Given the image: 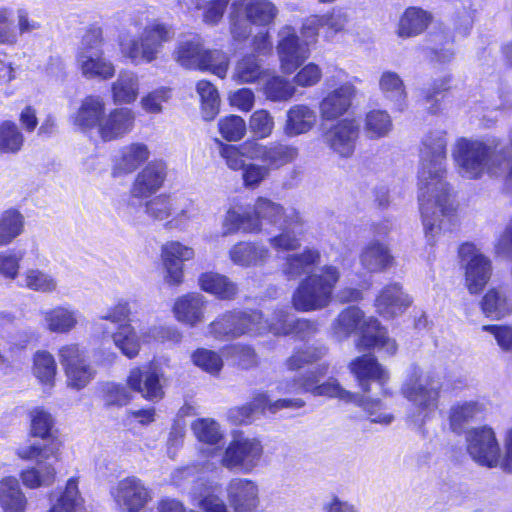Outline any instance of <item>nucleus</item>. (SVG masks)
I'll use <instances>...</instances> for the list:
<instances>
[{
  "instance_id": "1",
  "label": "nucleus",
  "mask_w": 512,
  "mask_h": 512,
  "mask_svg": "<svg viewBox=\"0 0 512 512\" xmlns=\"http://www.w3.org/2000/svg\"><path fill=\"white\" fill-rule=\"evenodd\" d=\"M446 146V132L436 129L423 136L420 147L418 200L425 238L430 246L457 222L456 206L445 180Z\"/></svg>"
},
{
  "instance_id": "2",
  "label": "nucleus",
  "mask_w": 512,
  "mask_h": 512,
  "mask_svg": "<svg viewBox=\"0 0 512 512\" xmlns=\"http://www.w3.org/2000/svg\"><path fill=\"white\" fill-rule=\"evenodd\" d=\"M452 158L459 175L476 179L487 172L490 176L512 182V128L508 144L497 149L467 138L458 139L452 149Z\"/></svg>"
},
{
  "instance_id": "3",
  "label": "nucleus",
  "mask_w": 512,
  "mask_h": 512,
  "mask_svg": "<svg viewBox=\"0 0 512 512\" xmlns=\"http://www.w3.org/2000/svg\"><path fill=\"white\" fill-rule=\"evenodd\" d=\"M333 331L339 338H347L352 333L359 334V348L378 347L389 355L397 350L395 341L386 335V330L380 326L378 320L365 317L364 312L356 306H350L339 313L333 323Z\"/></svg>"
},
{
  "instance_id": "4",
  "label": "nucleus",
  "mask_w": 512,
  "mask_h": 512,
  "mask_svg": "<svg viewBox=\"0 0 512 512\" xmlns=\"http://www.w3.org/2000/svg\"><path fill=\"white\" fill-rule=\"evenodd\" d=\"M341 273L334 265H324L318 272L302 279L292 295V305L300 312L321 310L329 305Z\"/></svg>"
},
{
  "instance_id": "5",
  "label": "nucleus",
  "mask_w": 512,
  "mask_h": 512,
  "mask_svg": "<svg viewBox=\"0 0 512 512\" xmlns=\"http://www.w3.org/2000/svg\"><path fill=\"white\" fill-rule=\"evenodd\" d=\"M173 36L171 26L153 19L143 26L137 37L121 40V53L133 64L151 63L158 58L163 45L171 41Z\"/></svg>"
},
{
  "instance_id": "6",
  "label": "nucleus",
  "mask_w": 512,
  "mask_h": 512,
  "mask_svg": "<svg viewBox=\"0 0 512 512\" xmlns=\"http://www.w3.org/2000/svg\"><path fill=\"white\" fill-rule=\"evenodd\" d=\"M278 12L269 0H233L228 16L233 39L244 41L252 32V24L268 26L274 22Z\"/></svg>"
},
{
  "instance_id": "7",
  "label": "nucleus",
  "mask_w": 512,
  "mask_h": 512,
  "mask_svg": "<svg viewBox=\"0 0 512 512\" xmlns=\"http://www.w3.org/2000/svg\"><path fill=\"white\" fill-rule=\"evenodd\" d=\"M16 455L22 460L36 462V465L27 467L20 472V479L26 488L49 487L55 482L57 470L49 461L56 456L53 446L38 442L21 445L16 448Z\"/></svg>"
},
{
  "instance_id": "8",
  "label": "nucleus",
  "mask_w": 512,
  "mask_h": 512,
  "mask_svg": "<svg viewBox=\"0 0 512 512\" xmlns=\"http://www.w3.org/2000/svg\"><path fill=\"white\" fill-rule=\"evenodd\" d=\"M264 155L251 158L242 170L245 188L256 189L268 179L272 171L292 163L298 157V149L283 143L264 145Z\"/></svg>"
},
{
  "instance_id": "9",
  "label": "nucleus",
  "mask_w": 512,
  "mask_h": 512,
  "mask_svg": "<svg viewBox=\"0 0 512 512\" xmlns=\"http://www.w3.org/2000/svg\"><path fill=\"white\" fill-rule=\"evenodd\" d=\"M102 30L89 29L82 38L76 55V64L87 79L107 80L114 76L115 67L102 49Z\"/></svg>"
},
{
  "instance_id": "10",
  "label": "nucleus",
  "mask_w": 512,
  "mask_h": 512,
  "mask_svg": "<svg viewBox=\"0 0 512 512\" xmlns=\"http://www.w3.org/2000/svg\"><path fill=\"white\" fill-rule=\"evenodd\" d=\"M441 389L442 381L437 373L414 366L401 387V393L419 410L433 411L438 406Z\"/></svg>"
},
{
  "instance_id": "11",
  "label": "nucleus",
  "mask_w": 512,
  "mask_h": 512,
  "mask_svg": "<svg viewBox=\"0 0 512 512\" xmlns=\"http://www.w3.org/2000/svg\"><path fill=\"white\" fill-rule=\"evenodd\" d=\"M208 334L216 339H232L242 335H262L260 311H229L208 325Z\"/></svg>"
},
{
  "instance_id": "12",
  "label": "nucleus",
  "mask_w": 512,
  "mask_h": 512,
  "mask_svg": "<svg viewBox=\"0 0 512 512\" xmlns=\"http://www.w3.org/2000/svg\"><path fill=\"white\" fill-rule=\"evenodd\" d=\"M327 372V365H320L317 372H310L298 380L282 381L277 385L280 394L298 393L300 391L310 392L315 396L335 397L345 402H358L359 396L353 394L340 386L335 380L317 385L319 377Z\"/></svg>"
},
{
  "instance_id": "13",
  "label": "nucleus",
  "mask_w": 512,
  "mask_h": 512,
  "mask_svg": "<svg viewBox=\"0 0 512 512\" xmlns=\"http://www.w3.org/2000/svg\"><path fill=\"white\" fill-rule=\"evenodd\" d=\"M57 356L69 388L79 391L94 379L96 370L88 362L84 349L78 344L62 345L58 349Z\"/></svg>"
},
{
  "instance_id": "14",
  "label": "nucleus",
  "mask_w": 512,
  "mask_h": 512,
  "mask_svg": "<svg viewBox=\"0 0 512 512\" xmlns=\"http://www.w3.org/2000/svg\"><path fill=\"white\" fill-rule=\"evenodd\" d=\"M465 443L474 462L487 468L498 467L500 444L493 428L487 425L470 428L465 433Z\"/></svg>"
},
{
  "instance_id": "15",
  "label": "nucleus",
  "mask_w": 512,
  "mask_h": 512,
  "mask_svg": "<svg viewBox=\"0 0 512 512\" xmlns=\"http://www.w3.org/2000/svg\"><path fill=\"white\" fill-rule=\"evenodd\" d=\"M263 455L261 441L255 437H235L225 449L221 464L227 469L251 472Z\"/></svg>"
},
{
  "instance_id": "16",
  "label": "nucleus",
  "mask_w": 512,
  "mask_h": 512,
  "mask_svg": "<svg viewBox=\"0 0 512 512\" xmlns=\"http://www.w3.org/2000/svg\"><path fill=\"white\" fill-rule=\"evenodd\" d=\"M459 257L465 271L467 289L471 294L479 293L491 277L490 260L472 243L461 245Z\"/></svg>"
},
{
  "instance_id": "17",
  "label": "nucleus",
  "mask_w": 512,
  "mask_h": 512,
  "mask_svg": "<svg viewBox=\"0 0 512 512\" xmlns=\"http://www.w3.org/2000/svg\"><path fill=\"white\" fill-rule=\"evenodd\" d=\"M276 50L280 67L287 74L293 73L310 56V48L291 25H284L278 30Z\"/></svg>"
},
{
  "instance_id": "18",
  "label": "nucleus",
  "mask_w": 512,
  "mask_h": 512,
  "mask_svg": "<svg viewBox=\"0 0 512 512\" xmlns=\"http://www.w3.org/2000/svg\"><path fill=\"white\" fill-rule=\"evenodd\" d=\"M111 495L122 512H140L151 500L149 489L134 476L120 480Z\"/></svg>"
},
{
  "instance_id": "19",
  "label": "nucleus",
  "mask_w": 512,
  "mask_h": 512,
  "mask_svg": "<svg viewBox=\"0 0 512 512\" xmlns=\"http://www.w3.org/2000/svg\"><path fill=\"white\" fill-rule=\"evenodd\" d=\"M174 195L159 194L145 201L139 207L132 202L128 203V220L135 227L144 226L147 220L163 222L169 220Z\"/></svg>"
},
{
  "instance_id": "20",
  "label": "nucleus",
  "mask_w": 512,
  "mask_h": 512,
  "mask_svg": "<svg viewBox=\"0 0 512 512\" xmlns=\"http://www.w3.org/2000/svg\"><path fill=\"white\" fill-rule=\"evenodd\" d=\"M161 261L165 271L164 281L169 285H179L184 278L183 263L194 258L195 251L179 241H168L161 247Z\"/></svg>"
},
{
  "instance_id": "21",
  "label": "nucleus",
  "mask_w": 512,
  "mask_h": 512,
  "mask_svg": "<svg viewBox=\"0 0 512 512\" xmlns=\"http://www.w3.org/2000/svg\"><path fill=\"white\" fill-rule=\"evenodd\" d=\"M359 136V125L355 119H343L332 125L324 134L327 146L338 156L353 155Z\"/></svg>"
},
{
  "instance_id": "22",
  "label": "nucleus",
  "mask_w": 512,
  "mask_h": 512,
  "mask_svg": "<svg viewBox=\"0 0 512 512\" xmlns=\"http://www.w3.org/2000/svg\"><path fill=\"white\" fill-rule=\"evenodd\" d=\"M164 383V373L156 366H149L145 370L133 368L127 377L128 387L150 401H159L164 397Z\"/></svg>"
},
{
  "instance_id": "23",
  "label": "nucleus",
  "mask_w": 512,
  "mask_h": 512,
  "mask_svg": "<svg viewBox=\"0 0 512 512\" xmlns=\"http://www.w3.org/2000/svg\"><path fill=\"white\" fill-rule=\"evenodd\" d=\"M136 122V113L128 107H116L104 114L99 125V137L105 141H116L130 134Z\"/></svg>"
},
{
  "instance_id": "24",
  "label": "nucleus",
  "mask_w": 512,
  "mask_h": 512,
  "mask_svg": "<svg viewBox=\"0 0 512 512\" xmlns=\"http://www.w3.org/2000/svg\"><path fill=\"white\" fill-rule=\"evenodd\" d=\"M167 178V165L162 161L148 163L136 175L131 188L132 198L143 199L159 191Z\"/></svg>"
},
{
  "instance_id": "25",
  "label": "nucleus",
  "mask_w": 512,
  "mask_h": 512,
  "mask_svg": "<svg viewBox=\"0 0 512 512\" xmlns=\"http://www.w3.org/2000/svg\"><path fill=\"white\" fill-rule=\"evenodd\" d=\"M227 499L234 512H257L260 497L256 482L234 478L227 486Z\"/></svg>"
},
{
  "instance_id": "26",
  "label": "nucleus",
  "mask_w": 512,
  "mask_h": 512,
  "mask_svg": "<svg viewBox=\"0 0 512 512\" xmlns=\"http://www.w3.org/2000/svg\"><path fill=\"white\" fill-rule=\"evenodd\" d=\"M249 212L258 226L253 234L270 233L272 227H277L290 217V212H286L283 206L265 197H258Z\"/></svg>"
},
{
  "instance_id": "27",
  "label": "nucleus",
  "mask_w": 512,
  "mask_h": 512,
  "mask_svg": "<svg viewBox=\"0 0 512 512\" xmlns=\"http://www.w3.org/2000/svg\"><path fill=\"white\" fill-rule=\"evenodd\" d=\"M411 304L412 298L398 283L383 287L375 299L376 311L384 318H394L403 314Z\"/></svg>"
},
{
  "instance_id": "28",
  "label": "nucleus",
  "mask_w": 512,
  "mask_h": 512,
  "mask_svg": "<svg viewBox=\"0 0 512 512\" xmlns=\"http://www.w3.org/2000/svg\"><path fill=\"white\" fill-rule=\"evenodd\" d=\"M349 368L364 392L371 391L370 382H374L383 390L389 378L387 371L370 354L356 358L350 363Z\"/></svg>"
},
{
  "instance_id": "29",
  "label": "nucleus",
  "mask_w": 512,
  "mask_h": 512,
  "mask_svg": "<svg viewBox=\"0 0 512 512\" xmlns=\"http://www.w3.org/2000/svg\"><path fill=\"white\" fill-rule=\"evenodd\" d=\"M42 325L53 334H69L79 324L81 313L71 305H57L42 311Z\"/></svg>"
},
{
  "instance_id": "30",
  "label": "nucleus",
  "mask_w": 512,
  "mask_h": 512,
  "mask_svg": "<svg viewBox=\"0 0 512 512\" xmlns=\"http://www.w3.org/2000/svg\"><path fill=\"white\" fill-rule=\"evenodd\" d=\"M106 110V104L102 97L89 95L85 97L77 111L72 115V123L83 132L93 129L99 134V125L102 122Z\"/></svg>"
},
{
  "instance_id": "31",
  "label": "nucleus",
  "mask_w": 512,
  "mask_h": 512,
  "mask_svg": "<svg viewBox=\"0 0 512 512\" xmlns=\"http://www.w3.org/2000/svg\"><path fill=\"white\" fill-rule=\"evenodd\" d=\"M356 90L351 83H344L329 92L319 103L323 120H334L344 115L351 107Z\"/></svg>"
},
{
  "instance_id": "32",
  "label": "nucleus",
  "mask_w": 512,
  "mask_h": 512,
  "mask_svg": "<svg viewBox=\"0 0 512 512\" xmlns=\"http://www.w3.org/2000/svg\"><path fill=\"white\" fill-rule=\"evenodd\" d=\"M207 300L200 293H188L176 299L173 306L175 318L190 327H195L205 319Z\"/></svg>"
},
{
  "instance_id": "33",
  "label": "nucleus",
  "mask_w": 512,
  "mask_h": 512,
  "mask_svg": "<svg viewBox=\"0 0 512 512\" xmlns=\"http://www.w3.org/2000/svg\"><path fill=\"white\" fill-rule=\"evenodd\" d=\"M302 225L299 213L291 211L290 217L276 227L280 232L270 237L268 243L278 252L296 250L300 246Z\"/></svg>"
},
{
  "instance_id": "34",
  "label": "nucleus",
  "mask_w": 512,
  "mask_h": 512,
  "mask_svg": "<svg viewBox=\"0 0 512 512\" xmlns=\"http://www.w3.org/2000/svg\"><path fill=\"white\" fill-rule=\"evenodd\" d=\"M264 144L257 141H245L239 145L222 144L220 156L224 159L227 167L233 171H242L246 160L264 155Z\"/></svg>"
},
{
  "instance_id": "35",
  "label": "nucleus",
  "mask_w": 512,
  "mask_h": 512,
  "mask_svg": "<svg viewBox=\"0 0 512 512\" xmlns=\"http://www.w3.org/2000/svg\"><path fill=\"white\" fill-rule=\"evenodd\" d=\"M150 157L149 147L142 142H132L123 146L114 161L115 176L130 174L137 170Z\"/></svg>"
},
{
  "instance_id": "36",
  "label": "nucleus",
  "mask_w": 512,
  "mask_h": 512,
  "mask_svg": "<svg viewBox=\"0 0 512 512\" xmlns=\"http://www.w3.org/2000/svg\"><path fill=\"white\" fill-rule=\"evenodd\" d=\"M198 216L199 207L194 200L185 195H174L171 216L164 223V228L169 231L184 232Z\"/></svg>"
},
{
  "instance_id": "37",
  "label": "nucleus",
  "mask_w": 512,
  "mask_h": 512,
  "mask_svg": "<svg viewBox=\"0 0 512 512\" xmlns=\"http://www.w3.org/2000/svg\"><path fill=\"white\" fill-rule=\"evenodd\" d=\"M317 123L316 111L305 104L291 106L286 112L285 135L295 137L311 131Z\"/></svg>"
},
{
  "instance_id": "38",
  "label": "nucleus",
  "mask_w": 512,
  "mask_h": 512,
  "mask_svg": "<svg viewBox=\"0 0 512 512\" xmlns=\"http://www.w3.org/2000/svg\"><path fill=\"white\" fill-rule=\"evenodd\" d=\"M269 257L270 251L266 246L251 241H240L229 250L230 260L241 267L263 265Z\"/></svg>"
},
{
  "instance_id": "39",
  "label": "nucleus",
  "mask_w": 512,
  "mask_h": 512,
  "mask_svg": "<svg viewBox=\"0 0 512 512\" xmlns=\"http://www.w3.org/2000/svg\"><path fill=\"white\" fill-rule=\"evenodd\" d=\"M321 254L318 249L305 248L300 253L289 254L281 264V271L288 279H296L308 274L314 266L319 264Z\"/></svg>"
},
{
  "instance_id": "40",
  "label": "nucleus",
  "mask_w": 512,
  "mask_h": 512,
  "mask_svg": "<svg viewBox=\"0 0 512 512\" xmlns=\"http://www.w3.org/2000/svg\"><path fill=\"white\" fill-rule=\"evenodd\" d=\"M0 507L3 512H27L28 499L15 477L0 480Z\"/></svg>"
},
{
  "instance_id": "41",
  "label": "nucleus",
  "mask_w": 512,
  "mask_h": 512,
  "mask_svg": "<svg viewBox=\"0 0 512 512\" xmlns=\"http://www.w3.org/2000/svg\"><path fill=\"white\" fill-rule=\"evenodd\" d=\"M51 506L47 512H85V500L82 497L76 478H70L64 490L57 496L49 497Z\"/></svg>"
},
{
  "instance_id": "42",
  "label": "nucleus",
  "mask_w": 512,
  "mask_h": 512,
  "mask_svg": "<svg viewBox=\"0 0 512 512\" xmlns=\"http://www.w3.org/2000/svg\"><path fill=\"white\" fill-rule=\"evenodd\" d=\"M360 263L366 271L376 273L391 267L394 257L384 243L371 241L363 248L360 254Z\"/></svg>"
},
{
  "instance_id": "43",
  "label": "nucleus",
  "mask_w": 512,
  "mask_h": 512,
  "mask_svg": "<svg viewBox=\"0 0 512 512\" xmlns=\"http://www.w3.org/2000/svg\"><path fill=\"white\" fill-rule=\"evenodd\" d=\"M140 92V82L136 73L121 71L111 85V96L114 104H132Z\"/></svg>"
},
{
  "instance_id": "44",
  "label": "nucleus",
  "mask_w": 512,
  "mask_h": 512,
  "mask_svg": "<svg viewBox=\"0 0 512 512\" xmlns=\"http://www.w3.org/2000/svg\"><path fill=\"white\" fill-rule=\"evenodd\" d=\"M20 286L41 294H53L58 292L59 289V283L55 275L36 267L27 268L22 273Z\"/></svg>"
},
{
  "instance_id": "45",
  "label": "nucleus",
  "mask_w": 512,
  "mask_h": 512,
  "mask_svg": "<svg viewBox=\"0 0 512 512\" xmlns=\"http://www.w3.org/2000/svg\"><path fill=\"white\" fill-rule=\"evenodd\" d=\"M484 411L482 403L476 400L460 401L449 410V424L453 432L461 434L466 425L475 420Z\"/></svg>"
},
{
  "instance_id": "46",
  "label": "nucleus",
  "mask_w": 512,
  "mask_h": 512,
  "mask_svg": "<svg viewBox=\"0 0 512 512\" xmlns=\"http://www.w3.org/2000/svg\"><path fill=\"white\" fill-rule=\"evenodd\" d=\"M146 331L147 330L138 333L131 324H121L112 334V340L114 345L124 356L133 359L138 356L141 345L145 344L142 336Z\"/></svg>"
},
{
  "instance_id": "47",
  "label": "nucleus",
  "mask_w": 512,
  "mask_h": 512,
  "mask_svg": "<svg viewBox=\"0 0 512 512\" xmlns=\"http://www.w3.org/2000/svg\"><path fill=\"white\" fill-rule=\"evenodd\" d=\"M257 227V224L250 217L249 208L241 211L239 207L230 206L222 219L221 234L222 236H229L239 231L253 234L258 229Z\"/></svg>"
},
{
  "instance_id": "48",
  "label": "nucleus",
  "mask_w": 512,
  "mask_h": 512,
  "mask_svg": "<svg viewBox=\"0 0 512 512\" xmlns=\"http://www.w3.org/2000/svg\"><path fill=\"white\" fill-rule=\"evenodd\" d=\"M200 288L219 299L229 300L235 297L238 288L237 285L231 281L227 276L215 273L206 272L199 277Z\"/></svg>"
},
{
  "instance_id": "49",
  "label": "nucleus",
  "mask_w": 512,
  "mask_h": 512,
  "mask_svg": "<svg viewBox=\"0 0 512 512\" xmlns=\"http://www.w3.org/2000/svg\"><path fill=\"white\" fill-rule=\"evenodd\" d=\"M266 69L254 54L239 59L234 67L232 79L238 84H252L266 76Z\"/></svg>"
},
{
  "instance_id": "50",
  "label": "nucleus",
  "mask_w": 512,
  "mask_h": 512,
  "mask_svg": "<svg viewBox=\"0 0 512 512\" xmlns=\"http://www.w3.org/2000/svg\"><path fill=\"white\" fill-rule=\"evenodd\" d=\"M432 20L431 14L417 7L405 10L399 21L398 35L400 37H413L422 33Z\"/></svg>"
},
{
  "instance_id": "51",
  "label": "nucleus",
  "mask_w": 512,
  "mask_h": 512,
  "mask_svg": "<svg viewBox=\"0 0 512 512\" xmlns=\"http://www.w3.org/2000/svg\"><path fill=\"white\" fill-rule=\"evenodd\" d=\"M379 88L386 99L402 111L406 105L407 93L401 77L393 71H385L379 78Z\"/></svg>"
},
{
  "instance_id": "52",
  "label": "nucleus",
  "mask_w": 512,
  "mask_h": 512,
  "mask_svg": "<svg viewBox=\"0 0 512 512\" xmlns=\"http://www.w3.org/2000/svg\"><path fill=\"white\" fill-rule=\"evenodd\" d=\"M392 129V118L387 111L373 109L366 114L363 130L368 139L377 140L387 137Z\"/></svg>"
},
{
  "instance_id": "53",
  "label": "nucleus",
  "mask_w": 512,
  "mask_h": 512,
  "mask_svg": "<svg viewBox=\"0 0 512 512\" xmlns=\"http://www.w3.org/2000/svg\"><path fill=\"white\" fill-rule=\"evenodd\" d=\"M32 372L42 385L53 387L57 374L54 356L45 350L36 351L33 356Z\"/></svg>"
},
{
  "instance_id": "54",
  "label": "nucleus",
  "mask_w": 512,
  "mask_h": 512,
  "mask_svg": "<svg viewBox=\"0 0 512 512\" xmlns=\"http://www.w3.org/2000/svg\"><path fill=\"white\" fill-rule=\"evenodd\" d=\"M203 54L200 39L194 37L191 40L181 41L175 51L176 61L183 67L189 69H200L203 65Z\"/></svg>"
},
{
  "instance_id": "55",
  "label": "nucleus",
  "mask_w": 512,
  "mask_h": 512,
  "mask_svg": "<svg viewBox=\"0 0 512 512\" xmlns=\"http://www.w3.org/2000/svg\"><path fill=\"white\" fill-rule=\"evenodd\" d=\"M24 230V217L16 209H9L0 215V247L9 245Z\"/></svg>"
},
{
  "instance_id": "56",
  "label": "nucleus",
  "mask_w": 512,
  "mask_h": 512,
  "mask_svg": "<svg viewBox=\"0 0 512 512\" xmlns=\"http://www.w3.org/2000/svg\"><path fill=\"white\" fill-rule=\"evenodd\" d=\"M481 307L486 316L501 318L512 312V300L504 291L491 289L483 297Z\"/></svg>"
},
{
  "instance_id": "57",
  "label": "nucleus",
  "mask_w": 512,
  "mask_h": 512,
  "mask_svg": "<svg viewBox=\"0 0 512 512\" xmlns=\"http://www.w3.org/2000/svg\"><path fill=\"white\" fill-rule=\"evenodd\" d=\"M201 100L202 117L206 121L213 120L220 109V97L216 87L209 81L201 80L196 85Z\"/></svg>"
},
{
  "instance_id": "58",
  "label": "nucleus",
  "mask_w": 512,
  "mask_h": 512,
  "mask_svg": "<svg viewBox=\"0 0 512 512\" xmlns=\"http://www.w3.org/2000/svg\"><path fill=\"white\" fill-rule=\"evenodd\" d=\"M194 436L199 442L216 445L223 439V431L220 425L211 418H200L191 425Z\"/></svg>"
},
{
  "instance_id": "59",
  "label": "nucleus",
  "mask_w": 512,
  "mask_h": 512,
  "mask_svg": "<svg viewBox=\"0 0 512 512\" xmlns=\"http://www.w3.org/2000/svg\"><path fill=\"white\" fill-rule=\"evenodd\" d=\"M23 143V134L14 122L5 121L0 125L1 153H16L21 149Z\"/></svg>"
},
{
  "instance_id": "60",
  "label": "nucleus",
  "mask_w": 512,
  "mask_h": 512,
  "mask_svg": "<svg viewBox=\"0 0 512 512\" xmlns=\"http://www.w3.org/2000/svg\"><path fill=\"white\" fill-rule=\"evenodd\" d=\"M293 320L290 319V313L286 308L276 309L270 320H264L261 314V326L263 334L271 332L274 335H289L292 333Z\"/></svg>"
},
{
  "instance_id": "61",
  "label": "nucleus",
  "mask_w": 512,
  "mask_h": 512,
  "mask_svg": "<svg viewBox=\"0 0 512 512\" xmlns=\"http://www.w3.org/2000/svg\"><path fill=\"white\" fill-rule=\"evenodd\" d=\"M295 91V87L281 76H272L264 87V93L271 101H287L293 97Z\"/></svg>"
},
{
  "instance_id": "62",
  "label": "nucleus",
  "mask_w": 512,
  "mask_h": 512,
  "mask_svg": "<svg viewBox=\"0 0 512 512\" xmlns=\"http://www.w3.org/2000/svg\"><path fill=\"white\" fill-rule=\"evenodd\" d=\"M25 256L22 250L8 249L0 252V275L7 280L19 276L21 262Z\"/></svg>"
},
{
  "instance_id": "63",
  "label": "nucleus",
  "mask_w": 512,
  "mask_h": 512,
  "mask_svg": "<svg viewBox=\"0 0 512 512\" xmlns=\"http://www.w3.org/2000/svg\"><path fill=\"white\" fill-rule=\"evenodd\" d=\"M171 89L159 87L145 94L140 100V106L148 114H160L164 111V104L171 99Z\"/></svg>"
},
{
  "instance_id": "64",
  "label": "nucleus",
  "mask_w": 512,
  "mask_h": 512,
  "mask_svg": "<svg viewBox=\"0 0 512 512\" xmlns=\"http://www.w3.org/2000/svg\"><path fill=\"white\" fill-rule=\"evenodd\" d=\"M274 125L273 116L264 109L256 110L249 119V129L257 139L268 138Z\"/></svg>"
}]
</instances>
